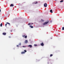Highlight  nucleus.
<instances>
[{"instance_id":"f257e3e1","label":"nucleus","mask_w":64,"mask_h":64,"mask_svg":"<svg viewBox=\"0 0 64 64\" xmlns=\"http://www.w3.org/2000/svg\"><path fill=\"white\" fill-rule=\"evenodd\" d=\"M48 22H44V23L43 24L44 25H46V24H47L48 23Z\"/></svg>"},{"instance_id":"f03ea898","label":"nucleus","mask_w":64,"mask_h":64,"mask_svg":"<svg viewBox=\"0 0 64 64\" xmlns=\"http://www.w3.org/2000/svg\"><path fill=\"white\" fill-rule=\"evenodd\" d=\"M44 6L45 7H47V4L46 3H45L44 4Z\"/></svg>"},{"instance_id":"7ed1b4c3","label":"nucleus","mask_w":64,"mask_h":64,"mask_svg":"<svg viewBox=\"0 0 64 64\" xmlns=\"http://www.w3.org/2000/svg\"><path fill=\"white\" fill-rule=\"evenodd\" d=\"M22 37L25 38H27V36H25V35H24L23 36H22Z\"/></svg>"},{"instance_id":"20e7f679","label":"nucleus","mask_w":64,"mask_h":64,"mask_svg":"<svg viewBox=\"0 0 64 64\" xmlns=\"http://www.w3.org/2000/svg\"><path fill=\"white\" fill-rule=\"evenodd\" d=\"M40 45L42 46H43L44 45V44L43 42H42V43H40Z\"/></svg>"},{"instance_id":"39448f33","label":"nucleus","mask_w":64,"mask_h":64,"mask_svg":"<svg viewBox=\"0 0 64 64\" xmlns=\"http://www.w3.org/2000/svg\"><path fill=\"white\" fill-rule=\"evenodd\" d=\"M28 46V47H30V48H32V46L31 45H29V46Z\"/></svg>"},{"instance_id":"423d86ee","label":"nucleus","mask_w":64,"mask_h":64,"mask_svg":"<svg viewBox=\"0 0 64 64\" xmlns=\"http://www.w3.org/2000/svg\"><path fill=\"white\" fill-rule=\"evenodd\" d=\"M25 52H21L22 54H25Z\"/></svg>"},{"instance_id":"0eeeda50","label":"nucleus","mask_w":64,"mask_h":64,"mask_svg":"<svg viewBox=\"0 0 64 64\" xmlns=\"http://www.w3.org/2000/svg\"><path fill=\"white\" fill-rule=\"evenodd\" d=\"M28 43V41L27 40H25V42H24V43L26 44Z\"/></svg>"},{"instance_id":"6e6552de","label":"nucleus","mask_w":64,"mask_h":64,"mask_svg":"<svg viewBox=\"0 0 64 64\" xmlns=\"http://www.w3.org/2000/svg\"><path fill=\"white\" fill-rule=\"evenodd\" d=\"M2 34L4 35H6V32H4L2 33Z\"/></svg>"},{"instance_id":"1a4fd4ad","label":"nucleus","mask_w":64,"mask_h":64,"mask_svg":"<svg viewBox=\"0 0 64 64\" xmlns=\"http://www.w3.org/2000/svg\"><path fill=\"white\" fill-rule=\"evenodd\" d=\"M14 5L13 4H11L10 6V7H13L14 6Z\"/></svg>"},{"instance_id":"9d476101","label":"nucleus","mask_w":64,"mask_h":64,"mask_svg":"<svg viewBox=\"0 0 64 64\" xmlns=\"http://www.w3.org/2000/svg\"><path fill=\"white\" fill-rule=\"evenodd\" d=\"M50 12H51L52 13H53V12L52 11V10H50Z\"/></svg>"},{"instance_id":"9b49d317","label":"nucleus","mask_w":64,"mask_h":64,"mask_svg":"<svg viewBox=\"0 0 64 64\" xmlns=\"http://www.w3.org/2000/svg\"><path fill=\"white\" fill-rule=\"evenodd\" d=\"M2 25L3 24H2V23H1V24L0 25V27H2Z\"/></svg>"},{"instance_id":"f8f14e48","label":"nucleus","mask_w":64,"mask_h":64,"mask_svg":"<svg viewBox=\"0 0 64 64\" xmlns=\"http://www.w3.org/2000/svg\"><path fill=\"white\" fill-rule=\"evenodd\" d=\"M6 24H8V25H10V24L9 23V22H6Z\"/></svg>"},{"instance_id":"ddd939ff","label":"nucleus","mask_w":64,"mask_h":64,"mask_svg":"<svg viewBox=\"0 0 64 64\" xmlns=\"http://www.w3.org/2000/svg\"><path fill=\"white\" fill-rule=\"evenodd\" d=\"M30 27L32 28H33V26H30Z\"/></svg>"},{"instance_id":"4468645a","label":"nucleus","mask_w":64,"mask_h":64,"mask_svg":"<svg viewBox=\"0 0 64 64\" xmlns=\"http://www.w3.org/2000/svg\"><path fill=\"white\" fill-rule=\"evenodd\" d=\"M53 56V54H51L50 55V57H52Z\"/></svg>"},{"instance_id":"2eb2a0df","label":"nucleus","mask_w":64,"mask_h":64,"mask_svg":"<svg viewBox=\"0 0 64 64\" xmlns=\"http://www.w3.org/2000/svg\"><path fill=\"white\" fill-rule=\"evenodd\" d=\"M38 3V2H34V3H35V4H37V3Z\"/></svg>"},{"instance_id":"dca6fc26","label":"nucleus","mask_w":64,"mask_h":64,"mask_svg":"<svg viewBox=\"0 0 64 64\" xmlns=\"http://www.w3.org/2000/svg\"><path fill=\"white\" fill-rule=\"evenodd\" d=\"M63 2V0H62L61 1H60V3H61V2Z\"/></svg>"},{"instance_id":"f3484780","label":"nucleus","mask_w":64,"mask_h":64,"mask_svg":"<svg viewBox=\"0 0 64 64\" xmlns=\"http://www.w3.org/2000/svg\"><path fill=\"white\" fill-rule=\"evenodd\" d=\"M62 30H64V27H63L62 28Z\"/></svg>"},{"instance_id":"a211bd4d","label":"nucleus","mask_w":64,"mask_h":64,"mask_svg":"<svg viewBox=\"0 0 64 64\" xmlns=\"http://www.w3.org/2000/svg\"><path fill=\"white\" fill-rule=\"evenodd\" d=\"M41 21L42 22H44V20H41Z\"/></svg>"},{"instance_id":"6ab92c4d","label":"nucleus","mask_w":64,"mask_h":64,"mask_svg":"<svg viewBox=\"0 0 64 64\" xmlns=\"http://www.w3.org/2000/svg\"><path fill=\"white\" fill-rule=\"evenodd\" d=\"M24 52H27V50H24Z\"/></svg>"},{"instance_id":"aec40b11","label":"nucleus","mask_w":64,"mask_h":64,"mask_svg":"<svg viewBox=\"0 0 64 64\" xmlns=\"http://www.w3.org/2000/svg\"><path fill=\"white\" fill-rule=\"evenodd\" d=\"M30 23H28V25H30Z\"/></svg>"},{"instance_id":"412c9836","label":"nucleus","mask_w":64,"mask_h":64,"mask_svg":"<svg viewBox=\"0 0 64 64\" xmlns=\"http://www.w3.org/2000/svg\"><path fill=\"white\" fill-rule=\"evenodd\" d=\"M21 43H20V44H19V45H20V46H21Z\"/></svg>"},{"instance_id":"4be33fe9","label":"nucleus","mask_w":64,"mask_h":64,"mask_svg":"<svg viewBox=\"0 0 64 64\" xmlns=\"http://www.w3.org/2000/svg\"><path fill=\"white\" fill-rule=\"evenodd\" d=\"M34 46H37V44H34Z\"/></svg>"},{"instance_id":"5701e85b","label":"nucleus","mask_w":64,"mask_h":64,"mask_svg":"<svg viewBox=\"0 0 64 64\" xmlns=\"http://www.w3.org/2000/svg\"><path fill=\"white\" fill-rule=\"evenodd\" d=\"M7 24H5V26H6H6H7Z\"/></svg>"},{"instance_id":"b1692460","label":"nucleus","mask_w":64,"mask_h":64,"mask_svg":"<svg viewBox=\"0 0 64 64\" xmlns=\"http://www.w3.org/2000/svg\"><path fill=\"white\" fill-rule=\"evenodd\" d=\"M22 47H26V46H22Z\"/></svg>"},{"instance_id":"393cba45","label":"nucleus","mask_w":64,"mask_h":64,"mask_svg":"<svg viewBox=\"0 0 64 64\" xmlns=\"http://www.w3.org/2000/svg\"><path fill=\"white\" fill-rule=\"evenodd\" d=\"M30 24H33V23H30Z\"/></svg>"},{"instance_id":"a878e982","label":"nucleus","mask_w":64,"mask_h":64,"mask_svg":"<svg viewBox=\"0 0 64 64\" xmlns=\"http://www.w3.org/2000/svg\"><path fill=\"white\" fill-rule=\"evenodd\" d=\"M17 47H19V46L18 45H17Z\"/></svg>"},{"instance_id":"bb28decb","label":"nucleus","mask_w":64,"mask_h":64,"mask_svg":"<svg viewBox=\"0 0 64 64\" xmlns=\"http://www.w3.org/2000/svg\"><path fill=\"white\" fill-rule=\"evenodd\" d=\"M1 10H0V12H1Z\"/></svg>"},{"instance_id":"cd10ccee","label":"nucleus","mask_w":64,"mask_h":64,"mask_svg":"<svg viewBox=\"0 0 64 64\" xmlns=\"http://www.w3.org/2000/svg\"><path fill=\"white\" fill-rule=\"evenodd\" d=\"M11 32H12V31L11 30Z\"/></svg>"},{"instance_id":"c85d7f7f","label":"nucleus","mask_w":64,"mask_h":64,"mask_svg":"<svg viewBox=\"0 0 64 64\" xmlns=\"http://www.w3.org/2000/svg\"><path fill=\"white\" fill-rule=\"evenodd\" d=\"M55 0V1H56V0Z\"/></svg>"}]
</instances>
